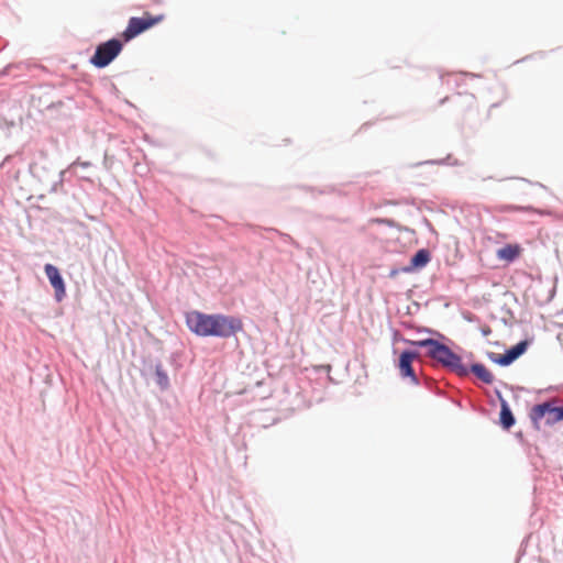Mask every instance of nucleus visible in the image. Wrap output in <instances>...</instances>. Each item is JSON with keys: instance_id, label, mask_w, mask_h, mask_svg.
Segmentation results:
<instances>
[{"instance_id": "1", "label": "nucleus", "mask_w": 563, "mask_h": 563, "mask_svg": "<svg viewBox=\"0 0 563 563\" xmlns=\"http://www.w3.org/2000/svg\"><path fill=\"white\" fill-rule=\"evenodd\" d=\"M186 324L199 336L229 338L243 330V322L236 317L207 314L197 310L186 313Z\"/></svg>"}, {"instance_id": "2", "label": "nucleus", "mask_w": 563, "mask_h": 563, "mask_svg": "<svg viewBox=\"0 0 563 563\" xmlns=\"http://www.w3.org/2000/svg\"><path fill=\"white\" fill-rule=\"evenodd\" d=\"M406 343L415 346L427 347L428 356L439 362L442 366L450 368L460 376H466L468 369L463 365L462 358L449 346L433 339L418 341L405 340Z\"/></svg>"}, {"instance_id": "3", "label": "nucleus", "mask_w": 563, "mask_h": 563, "mask_svg": "<svg viewBox=\"0 0 563 563\" xmlns=\"http://www.w3.org/2000/svg\"><path fill=\"white\" fill-rule=\"evenodd\" d=\"M164 19V14L153 15L150 12H144L142 16H133L129 20L125 30L121 33V37L124 42H130L137 35L163 22Z\"/></svg>"}, {"instance_id": "4", "label": "nucleus", "mask_w": 563, "mask_h": 563, "mask_svg": "<svg viewBox=\"0 0 563 563\" xmlns=\"http://www.w3.org/2000/svg\"><path fill=\"white\" fill-rule=\"evenodd\" d=\"M123 43L118 38H111L97 46L95 54L90 58V63L103 68L108 66L122 51Z\"/></svg>"}, {"instance_id": "5", "label": "nucleus", "mask_w": 563, "mask_h": 563, "mask_svg": "<svg viewBox=\"0 0 563 563\" xmlns=\"http://www.w3.org/2000/svg\"><path fill=\"white\" fill-rule=\"evenodd\" d=\"M533 422H539L543 418L548 424H554L563 420V406L555 407L552 401L536 405L530 412Z\"/></svg>"}, {"instance_id": "6", "label": "nucleus", "mask_w": 563, "mask_h": 563, "mask_svg": "<svg viewBox=\"0 0 563 563\" xmlns=\"http://www.w3.org/2000/svg\"><path fill=\"white\" fill-rule=\"evenodd\" d=\"M44 271L52 287L54 288L56 300L60 301L66 295V287L58 268L53 264H46L44 266Z\"/></svg>"}, {"instance_id": "7", "label": "nucleus", "mask_w": 563, "mask_h": 563, "mask_svg": "<svg viewBox=\"0 0 563 563\" xmlns=\"http://www.w3.org/2000/svg\"><path fill=\"white\" fill-rule=\"evenodd\" d=\"M419 356L417 352L404 351L399 356L398 368L402 377H409L412 383L418 384V378L412 368V362Z\"/></svg>"}, {"instance_id": "8", "label": "nucleus", "mask_w": 563, "mask_h": 563, "mask_svg": "<svg viewBox=\"0 0 563 563\" xmlns=\"http://www.w3.org/2000/svg\"><path fill=\"white\" fill-rule=\"evenodd\" d=\"M522 249L519 244H507L497 250V257L507 263L514 262L520 256Z\"/></svg>"}, {"instance_id": "9", "label": "nucleus", "mask_w": 563, "mask_h": 563, "mask_svg": "<svg viewBox=\"0 0 563 563\" xmlns=\"http://www.w3.org/2000/svg\"><path fill=\"white\" fill-rule=\"evenodd\" d=\"M472 373L485 384H492L494 382V375L483 364H474L471 367Z\"/></svg>"}, {"instance_id": "10", "label": "nucleus", "mask_w": 563, "mask_h": 563, "mask_svg": "<svg viewBox=\"0 0 563 563\" xmlns=\"http://www.w3.org/2000/svg\"><path fill=\"white\" fill-rule=\"evenodd\" d=\"M429 261H430V253L427 250L422 249V250H419L412 256L410 263H411L412 267L419 268V267L426 266Z\"/></svg>"}, {"instance_id": "11", "label": "nucleus", "mask_w": 563, "mask_h": 563, "mask_svg": "<svg viewBox=\"0 0 563 563\" xmlns=\"http://www.w3.org/2000/svg\"><path fill=\"white\" fill-rule=\"evenodd\" d=\"M500 422L505 429H509L515 423V418L511 410L506 404H503L500 410Z\"/></svg>"}, {"instance_id": "12", "label": "nucleus", "mask_w": 563, "mask_h": 563, "mask_svg": "<svg viewBox=\"0 0 563 563\" xmlns=\"http://www.w3.org/2000/svg\"><path fill=\"white\" fill-rule=\"evenodd\" d=\"M527 349V342L522 341L512 346L507 353L510 355L512 361L517 360Z\"/></svg>"}, {"instance_id": "13", "label": "nucleus", "mask_w": 563, "mask_h": 563, "mask_svg": "<svg viewBox=\"0 0 563 563\" xmlns=\"http://www.w3.org/2000/svg\"><path fill=\"white\" fill-rule=\"evenodd\" d=\"M156 382L162 388H167L168 386V376L167 374L162 369L161 366L156 367Z\"/></svg>"}, {"instance_id": "14", "label": "nucleus", "mask_w": 563, "mask_h": 563, "mask_svg": "<svg viewBox=\"0 0 563 563\" xmlns=\"http://www.w3.org/2000/svg\"><path fill=\"white\" fill-rule=\"evenodd\" d=\"M493 361L503 366L509 365L514 362L507 352L503 355H498L497 357L493 358Z\"/></svg>"}, {"instance_id": "15", "label": "nucleus", "mask_w": 563, "mask_h": 563, "mask_svg": "<svg viewBox=\"0 0 563 563\" xmlns=\"http://www.w3.org/2000/svg\"><path fill=\"white\" fill-rule=\"evenodd\" d=\"M372 222H375V223H388V221L384 220V219H374V220H372Z\"/></svg>"}]
</instances>
